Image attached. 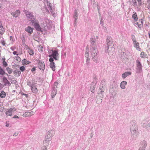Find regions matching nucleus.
I'll list each match as a JSON object with an SVG mask.
<instances>
[{
  "label": "nucleus",
  "mask_w": 150,
  "mask_h": 150,
  "mask_svg": "<svg viewBox=\"0 0 150 150\" xmlns=\"http://www.w3.org/2000/svg\"><path fill=\"white\" fill-rule=\"evenodd\" d=\"M131 37L133 42L136 41L135 39V36L134 35H131Z\"/></svg>",
  "instance_id": "obj_41"
},
{
  "label": "nucleus",
  "mask_w": 150,
  "mask_h": 150,
  "mask_svg": "<svg viewBox=\"0 0 150 150\" xmlns=\"http://www.w3.org/2000/svg\"><path fill=\"white\" fill-rule=\"evenodd\" d=\"M145 149L144 147H142L140 146L138 150H145Z\"/></svg>",
  "instance_id": "obj_50"
},
{
  "label": "nucleus",
  "mask_w": 150,
  "mask_h": 150,
  "mask_svg": "<svg viewBox=\"0 0 150 150\" xmlns=\"http://www.w3.org/2000/svg\"><path fill=\"white\" fill-rule=\"evenodd\" d=\"M6 126L7 127H9V124L8 123H7V121L6 122Z\"/></svg>",
  "instance_id": "obj_62"
},
{
  "label": "nucleus",
  "mask_w": 150,
  "mask_h": 150,
  "mask_svg": "<svg viewBox=\"0 0 150 150\" xmlns=\"http://www.w3.org/2000/svg\"><path fill=\"white\" fill-rule=\"evenodd\" d=\"M92 2V4H93V7L95 8L96 6H98L97 4L96 3L95 0H91Z\"/></svg>",
  "instance_id": "obj_30"
},
{
  "label": "nucleus",
  "mask_w": 150,
  "mask_h": 150,
  "mask_svg": "<svg viewBox=\"0 0 150 150\" xmlns=\"http://www.w3.org/2000/svg\"><path fill=\"white\" fill-rule=\"evenodd\" d=\"M18 134V133H15L13 135V136H17Z\"/></svg>",
  "instance_id": "obj_63"
},
{
  "label": "nucleus",
  "mask_w": 150,
  "mask_h": 150,
  "mask_svg": "<svg viewBox=\"0 0 150 150\" xmlns=\"http://www.w3.org/2000/svg\"><path fill=\"white\" fill-rule=\"evenodd\" d=\"M14 109L10 108L9 109L8 111H6V114L8 116H11L12 115L13 111H15V110H14Z\"/></svg>",
  "instance_id": "obj_14"
},
{
  "label": "nucleus",
  "mask_w": 150,
  "mask_h": 150,
  "mask_svg": "<svg viewBox=\"0 0 150 150\" xmlns=\"http://www.w3.org/2000/svg\"><path fill=\"white\" fill-rule=\"evenodd\" d=\"M126 53L124 52H122L120 54V57L121 59H125L127 58V57L126 56Z\"/></svg>",
  "instance_id": "obj_22"
},
{
  "label": "nucleus",
  "mask_w": 150,
  "mask_h": 150,
  "mask_svg": "<svg viewBox=\"0 0 150 150\" xmlns=\"http://www.w3.org/2000/svg\"><path fill=\"white\" fill-rule=\"evenodd\" d=\"M57 90L55 87L52 88V90L51 93V96L52 98H54L57 93Z\"/></svg>",
  "instance_id": "obj_13"
},
{
  "label": "nucleus",
  "mask_w": 150,
  "mask_h": 150,
  "mask_svg": "<svg viewBox=\"0 0 150 150\" xmlns=\"http://www.w3.org/2000/svg\"><path fill=\"white\" fill-rule=\"evenodd\" d=\"M23 64H29V62L27 61L26 59H24L22 61Z\"/></svg>",
  "instance_id": "obj_39"
},
{
  "label": "nucleus",
  "mask_w": 150,
  "mask_h": 150,
  "mask_svg": "<svg viewBox=\"0 0 150 150\" xmlns=\"http://www.w3.org/2000/svg\"><path fill=\"white\" fill-rule=\"evenodd\" d=\"M26 15L28 19L31 21L32 23L37 20L35 17L33 15V13L27 11L26 13Z\"/></svg>",
  "instance_id": "obj_5"
},
{
  "label": "nucleus",
  "mask_w": 150,
  "mask_h": 150,
  "mask_svg": "<svg viewBox=\"0 0 150 150\" xmlns=\"http://www.w3.org/2000/svg\"><path fill=\"white\" fill-rule=\"evenodd\" d=\"M59 54L58 50H53L50 51V52H49V57H52L53 58V59H54L56 60H58L59 57Z\"/></svg>",
  "instance_id": "obj_4"
},
{
  "label": "nucleus",
  "mask_w": 150,
  "mask_h": 150,
  "mask_svg": "<svg viewBox=\"0 0 150 150\" xmlns=\"http://www.w3.org/2000/svg\"><path fill=\"white\" fill-rule=\"evenodd\" d=\"M20 69L22 71H23L25 70V67L24 66H22L20 68Z\"/></svg>",
  "instance_id": "obj_45"
},
{
  "label": "nucleus",
  "mask_w": 150,
  "mask_h": 150,
  "mask_svg": "<svg viewBox=\"0 0 150 150\" xmlns=\"http://www.w3.org/2000/svg\"><path fill=\"white\" fill-rule=\"evenodd\" d=\"M129 127L132 137L133 138H136L139 134L137 125L136 121H131L130 122Z\"/></svg>",
  "instance_id": "obj_2"
},
{
  "label": "nucleus",
  "mask_w": 150,
  "mask_h": 150,
  "mask_svg": "<svg viewBox=\"0 0 150 150\" xmlns=\"http://www.w3.org/2000/svg\"><path fill=\"white\" fill-rule=\"evenodd\" d=\"M127 84V82L126 81H122L120 84V87L124 89L125 88V86Z\"/></svg>",
  "instance_id": "obj_21"
},
{
  "label": "nucleus",
  "mask_w": 150,
  "mask_h": 150,
  "mask_svg": "<svg viewBox=\"0 0 150 150\" xmlns=\"http://www.w3.org/2000/svg\"><path fill=\"white\" fill-rule=\"evenodd\" d=\"M139 23H141V24H142V25H143V20L141 19L140 21H139Z\"/></svg>",
  "instance_id": "obj_56"
},
{
  "label": "nucleus",
  "mask_w": 150,
  "mask_h": 150,
  "mask_svg": "<svg viewBox=\"0 0 150 150\" xmlns=\"http://www.w3.org/2000/svg\"><path fill=\"white\" fill-rule=\"evenodd\" d=\"M137 72L140 73L142 71V66L141 62L138 60L136 61Z\"/></svg>",
  "instance_id": "obj_7"
},
{
  "label": "nucleus",
  "mask_w": 150,
  "mask_h": 150,
  "mask_svg": "<svg viewBox=\"0 0 150 150\" xmlns=\"http://www.w3.org/2000/svg\"><path fill=\"white\" fill-rule=\"evenodd\" d=\"M29 113H30V116L33 115L34 113V112L33 111L29 112Z\"/></svg>",
  "instance_id": "obj_55"
},
{
  "label": "nucleus",
  "mask_w": 150,
  "mask_h": 150,
  "mask_svg": "<svg viewBox=\"0 0 150 150\" xmlns=\"http://www.w3.org/2000/svg\"><path fill=\"white\" fill-rule=\"evenodd\" d=\"M33 28H31L30 26H28L25 29V31L31 34L33 32Z\"/></svg>",
  "instance_id": "obj_15"
},
{
  "label": "nucleus",
  "mask_w": 150,
  "mask_h": 150,
  "mask_svg": "<svg viewBox=\"0 0 150 150\" xmlns=\"http://www.w3.org/2000/svg\"><path fill=\"white\" fill-rule=\"evenodd\" d=\"M85 56L87 58L89 57V51L88 50V48L87 47H86V53L85 54Z\"/></svg>",
  "instance_id": "obj_25"
},
{
  "label": "nucleus",
  "mask_w": 150,
  "mask_h": 150,
  "mask_svg": "<svg viewBox=\"0 0 150 150\" xmlns=\"http://www.w3.org/2000/svg\"><path fill=\"white\" fill-rule=\"evenodd\" d=\"M135 25L137 27V26L138 27L140 28V29H141V27L143 26V25H142V24H139L138 22H137L136 23H135Z\"/></svg>",
  "instance_id": "obj_37"
},
{
  "label": "nucleus",
  "mask_w": 150,
  "mask_h": 150,
  "mask_svg": "<svg viewBox=\"0 0 150 150\" xmlns=\"http://www.w3.org/2000/svg\"><path fill=\"white\" fill-rule=\"evenodd\" d=\"M38 50L39 51L42 52L43 50V47L41 45H39V46Z\"/></svg>",
  "instance_id": "obj_43"
},
{
  "label": "nucleus",
  "mask_w": 150,
  "mask_h": 150,
  "mask_svg": "<svg viewBox=\"0 0 150 150\" xmlns=\"http://www.w3.org/2000/svg\"><path fill=\"white\" fill-rule=\"evenodd\" d=\"M17 53V52L16 51H14L13 52V54H14V55H15Z\"/></svg>",
  "instance_id": "obj_64"
},
{
  "label": "nucleus",
  "mask_w": 150,
  "mask_h": 150,
  "mask_svg": "<svg viewBox=\"0 0 150 150\" xmlns=\"http://www.w3.org/2000/svg\"><path fill=\"white\" fill-rule=\"evenodd\" d=\"M13 118L16 119H18L19 118V117L17 115H15L13 117Z\"/></svg>",
  "instance_id": "obj_58"
},
{
  "label": "nucleus",
  "mask_w": 150,
  "mask_h": 150,
  "mask_svg": "<svg viewBox=\"0 0 150 150\" xmlns=\"http://www.w3.org/2000/svg\"><path fill=\"white\" fill-rule=\"evenodd\" d=\"M105 86L100 85V87L98 91V94L100 97H102L104 94V91L105 90Z\"/></svg>",
  "instance_id": "obj_8"
},
{
  "label": "nucleus",
  "mask_w": 150,
  "mask_h": 150,
  "mask_svg": "<svg viewBox=\"0 0 150 150\" xmlns=\"http://www.w3.org/2000/svg\"><path fill=\"white\" fill-rule=\"evenodd\" d=\"M134 46L137 50L140 51L141 48L139 47V44L138 42L136 41L133 42Z\"/></svg>",
  "instance_id": "obj_19"
},
{
  "label": "nucleus",
  "mask_w": 150,
  "mask_h": 150,
  "mask_svg": "<svg viewBox=\"0 0 150 150\" xmlns=\"http://www.w3.org/2000/svg\"><path fill=\"white\" fill-rule=\"evenodd\" d=\"M51 139H46L45 138V140L43 141V144L44 146L46 147L48 146L50 142H51Z\"/></svg>",
  "instance_id": "obj_17"
},
{
  "label": "nucleus",
  "mask_w": 150,
  "mask_h": 150,
  "mask_svg": "<svg viewBox=\"0 0 150 150\" xmlns=\"http://www.w3.org/2000/svg\"><path fill=\"white\" fill-rule=\"evenodd\" d=\"M140 146L146 149L147 145V142L145 140H143L140 142Z\"/></svg>",
  "instance_id": "obj_18"
},
{
  "label": "nucleus",
  "mask_w": 150,
  "mask_h": 150,
  "mask_svg": "<svg viewBox=\"0 0 150 150\" xmlns=\"http://www.w3.org/2000/svg\"><path fill=\"white\" fill-rule=\"evenodd\" d=\"M14 73L15 76H19L21 74V72L18 69H16L14 71Z\"/></svg>",
  "instance_id": "obj_23"
},
{
  "label": "nucleus",
  "mask_w": 150,
  "mask_h": 150,
  "mask_svg": "<svg viewBox=\"0 0 150 150\" xmlns=\"http://www.w3.org/2000/svg\"><path fill=\"white\" fill-rule=\"evenodd\" d=\"M6 70L9 74H11L12 71V70L9 67H7Z\"/></svg>",
  "instance_id": "obj_38"
},
{
  "label": "nucleus",
  "mask_w": 150,
  "mask_h": 150,
  "mask_svg": "<svg viewBox=\"0 0 150 150\" xmlns=\"http://www.w3.org/2000/svg\"><path fill=\"white\" fill-rule=\"evenodd\" d=\"M4 30L3 26H0V34H2L4 32Z\"/></svg>",
  "instance_id": "obj_36"
},
{
  "label": "nucleus",
  "mask_w": 150,
  "mask_h": 150,
  "mask_svg": "<svg viewBox=\"0 0 150 150\" xmlns=\"http://www.w3.org/2000/svg\"><path fill=\"white\" fill-rule=\"evenodd\" d=\"M78 13L76 10H75L74 14V18L75 19V22H76L77 19L78 18Z\"/></svg>",
  "instance_id": "obj_27"
},
{
  "label": "nucleus",
  "mask_w": 150,
  "mask_h": 150,
  "mask_svg": "<svg viewBox=\"0 0 150 150\" xmlns=\"http://www.w3.org/2000/svg\"><path fill=\"white\" fill-rule=\"evenodd\" d=\"M31 89L32 92L34 93H37L38 92V90L37 88L34 86H33L31 88Z\"/></svg>",
  "instance_id": "obj_24"
},
{
  "label": "nucleus",
  "mask_w": 150,
  "mask_h": 150,
  "mask_svg": "<svg viewBox=\"0 0 150 150\" xmlns=\"http://www.w3.org/2000/svg\"><path fill=\"white\" fill-rule=\"evenodd\" d=\"M5 83L7 84L8 85V86H10L11 85V83L9 82L8 80L7 81L5 82Z\"/></svg>",
  "instance_id": "obj_53"
},
{
  "label": "nucleus",
  "mask_w": 150,
  "mask_h": 150,
  "mask_svg": "<svg viewBox=\"0 0 150 150\" xmlns=\"http://www.w3.org/2000/svg\"><path fill=\"white\" fill-rule=\"evenodd\" d=\"M58 84V83L57 82H55L54 83V87H55V88H57V86Z\"/></svg>",
  "instance_id": "obj_51"
},
{
  "label": "nucleus",
  "mask_w": 150,
  "mask_h": 150,
  "mask_svg": "<svg viewBox=\"0 0 150 150\" xmlns=\"http://www.w3.org/2000/svg\"><path fill=\"white\" fill-rule=\"evenodd\" d=\"M33 25L34 26L35 28L38 31H42L41 30V28L39 24V22L38 21L36 20L32 23Z\"/></svg>",
  "instance_id": "obj_9"
},
{
  "label": "nucleus",
  "mask_w": 150,
  "mask_h": 150,
  "mask_svg": "<svg viewBox=\"0 0 150 150\" xmlns=\"http://www.w3.org/2000/svg\"><path fill=\"white\" fill-rule=\"evenodd\" d=\"M107 46L105 48V52L108 53L109 55H113L115 51V48L113 46V44L111 38L110 37L107 38L106 40Z\"/></svg>",
  "instance_id": "obj_1"
},
{
  "label": "nucleus",
  "mask_w": 150,
  "mask_h": 150,
  "mask_svg": "<svg viewBox=\"0 0 150 150\" xmlns=\"http://www.w3.org/2000/svg\"><path fill=\"white\" fill-rule=\"evenodd\" d=\"M38 67L41 70H44L45 69V64L44 62L39 61L38 62Z\"/></svg>",
  "instance_id": "obj_11"
},
{
  "label": "nucleus",
  "mask_w": 150,
  "mask_h": 150,
  "mask_svg": "<svg viewBox=\"0 0 150 150\" xmlns=\"http://www.w3.org/2000/svg\"><path fill=\"white\" fill-rule=\"evenodd\" d=\"M0 74L1 75H4V74H6L7 76H8V75L7 73H5L4 71L3 70V69L1 68V67L0 66Z\"/></svg>",
  "instance_id": "obj_28"
},
{
  "label": "nucleus",
  "mask_w": 150,
  "mask_h": 150,
  "mask_svg": "<svg viewBox=\"0 0 150 150\" xmlns=\"http://www.w3.org/2000/svg\"><path fill=\"white\" fill-rule=\"evenodd\" d=\"M27 84L29 86L32 87L33 86L32 84H31V82L30 81H28L27 82Z\"/></svg>",
  "instance_id": "obj_46"
},
{
  "label": "nucleus",
  "mask_w": 150,
  "mask_h": 150,
  "mask_svg": "<svg viewBox=\"0 0 150 150\" xmlns=\"http://www.w3.org/2000/svg\"><path fill=\"white\" fill-rule=\"evenodd\" d=\"M35 68L34 67H33L31 69V71L32 72H33L35 71Z\"/></svg>",
  "instance_id": "obj_60"
},
{
  "label": "nucleus",
  "mask_w": 150,
  "mask_h": 150,
  "mask_svg": "<svg viewBox=\"0 0 150 150\" xmlns=\"http://www.w3.org/2000/svg\"><path fill=\"white\" fill-rule=\"evenodd\" d=\"M3 80L4 81L5 83L6 81H8V80L6 79V78L5 77H4L3 78Z\"/></svg>",
  "instance_id": "obj_54"
},
{
  "label": "nucleus",
  "mask_w": 150,
  "mask_h": 150,
  "mask_svg": "<svg viewBox=\"0 0 150 150\" xmlns=\"http://www.w3.org/2000/svg\"><path fill=\"white\" fill-rule=\"evenodd\" d=\"M106 84V80L105 79H103L102 80L101 83L100 85V86H105V85Z\"/></svg>",
  "instance_id": "obj_32"
},
{
  "label": "nucleus",
  "mask_w": 150,
  "mask_h": 150,
  "mask_svg": "<svg viewBox=\"0 0 150 150\" xmlns=\"http://www.w3.org/2000/svg\"><path fill=\"white\" fill-rule=\"evenodd\" d=\"M147 55L145 54L144 52H142L140 54V57L142 58H145L146 57Z\"/></svg>",
  "instance_id": "obj_31"
},
{
  "label": "nucleus",
  "mask_w": 150,
  "mask_h": 150,
  "mask_svg": "<svg viewBox=\"0 0 150 150\" xmlns=\"http://www.w3.org/2000/svg\"><path fill=\"white\" fill-rule=\"evenodd\" d=\"M3 65L5 67H6L8 65V64H7V62H5V60H4V61H3Z\"/></svg>",
  "instance_id": "obj_49"
},
{
  "label": "nucleus",
  "mask_w": 150,
  "mask_h": 150,
  "mask_svg": "<svg viewBox=\"0 0 150 150\" xmlns=\"http://www.w3.org/2000/svg\"><path fill=\"white\" fill-rule=\"evenodd\" d=\"M131 73L129 71L125 72L122 75V77L124 78H125L128 76L130 75Z\"/></svg>",
  "instance_id": "obj_20"
},
{
  "label": "nucleus",
  "mask_w": 150,
  "mask_h": 150,
  "mask_svg": "<svg viewBox=\"0 0 150 150\" xmlns=\"http://www.w3.org/2000/svg\"><path fill=\"white\" fill-rule=\"evenodd\" d=\"M49 61L50 62V67L51 68H52V70L53 71H54L55 70V64L54 62V60L53 58H52V57H50L49 59Z\"/></svg>",
  "instance_id": "obj_10"
},
{
  "label": "nucleus",
  "mask_w": 150,
  "mask_h": 150,
  "mask_svg": "<svg viewBox=\"0 0 150 150\" xmlns=\"http://www.w3.org/2000/svg\"><path fill=\"white\" fill-rule=\"evenodd\" d=\"M22 95H24L25 96V97H26V98H27L28 97V94H25V93H23V94H22Z\"/></svg>",
  "instance_id": "obj_59"
},
{
  "label": "nucleus",
  "mask_w": 150,
  "mask_h": 150,
  "mask_svg": "<svg viewBox=\"0 0 150 150\" xmlns=\"http://www.w3.org/2000/svg\"><path fill=\"white\" fill-rule=\"evenodd\" d=\"M89 61H90L89 58H88L86 59V64L87 65L89 64Z\"/></svg>",
  "instance_id": "obj_48"
},
{
  "label": "nucleus",
  "mask_w": 150,
  "mask_h": 150,
  "mask_svg": "<svg viewBox=\"0 0 150 150\" xmlns=\"http://www.w3.org/2000/svg\"><path fill=\"white\" fill-rule=\"evenodd\" d=\"M50 2H49L48 1H47V7L46 8V9L47 11H48V10L47 9V8H49V9L50 10H52V7L50 5Z\"/></svg>",
  "instance_id": "obj_26"
},
{
  "label": "nucleus",
  "mask_w": 150,
  "mask_h": 150,
  "mask_svg": "<svg viewBox=\"0 0 150 150\" xmlns=\"http://www.w3.org/2000/svg\"><path fill=\"white\" fill-rule=\"evenodd\" d=\"M91 52L93 61L97 62L98 61V51L97 49V46L93 47H91Z\"/></svg>",
  "instance_id": "obj_3"
},
{
  "label": "nucleus",
  "mask_w": 150,
  "mask_h": 150,
  "mask_svg": "<svg viewBox=\"0 0 150 150\" xmlns=\"http://www.w3.org/2000/svg\"><path fill=\"white\" fill-rule=\"evenodd\" d=\"M94 82H92V84L91 86V89H92L93 90V88H94V86H95L94 85Z\"/></svg>",
  "instance_id": "obj_47"
},
{
  "label": "nucleus",
  "mask_w": 150,
  "mask_h": 150,
  "mask_svg": "<svg viewBox=\"0 0 150 150\" xmlns=\"http://www.w3.org/2000/svg\"><path fill=\"white\" fill-rule=\"evenodd\" d=\"M138 2V4L139 5H141L142 4V1L141 0H137Z\"/></svg>",
  "instance_id": "obj_57"
},
{
  "label": "nucleus",
  "mask_w": 150,
  "mask_h": 150,
  "mask_svg": "<svg viewBox=\"0 0 150 150\" xmlns=\"http://www.w3.org/2000/svg\"><path fill=\"white\" fill-rule=\"evenodd\" d=\"M96 40L95 38H91L90 39L91 47H93L97 46L96 45Z\"/></svg>",
  "instance_id": "obj_12"
},
{
  "label": "nucleus",
  "mask_w": 150,
  "mask_h": 150,
  "mask_svg": "<svg viewBox=\"0 0 150 150\" xmlns=\"http://www.w3.org/2000/svg\"><path fill=\"white\" fill-rule=\"evenodd\" d=\"M1 44L5 46V43L4 41H2Z\"/></svg>",
  "instance_id": "obj_61"
},
{
  "label": "nucleus",
  "mask_w": 150,
  "mask_h": 150,
  "mask_svg": "<svg viewBox=\"0 0 150 150\" xmlns=\"http://www.w3.org/2000/svg\"><path fill=\"white\" fill-rule=\"evenodd\" d=\"M16 60H17L18 61L20 62L21 61V59L19 57H16Z\"/></svg>",
  "instance_id": "obj_52"
},
{
  "label": "nucleus",
  "mask_w": 150,
  "mask_h": 150,
  "mask_svg": "<svg viewBox=\"0 0 150 150\" xmlns=\"http://www.w3.org/2000/svg\"><path fill=\"white\" fill-rule=\"evenodd\" d=\"M6 96V93L4 91H1L0 93V96L1 98H3Z\"/></svg>",
  "instance_id": "obj_29"
},
{
  "label": "nucleus",
  "mask_w": 150,
  "mask_h": 150,
  "mask_svg": "<svg viewBox=\"0 0 150 150\" xmlns=\"http://www.w3.org/2000/svg\"><path fill=\"white\" fill-rule=\"evenodd\" d=\"M28 52L30 55H33L34 54L33 51L32 50H29Z\"/></svg>",
  "instance_id": "obj_44"
},
{
  "label": "nucleus",
  "mask_w": 150,
  "mask_h": 150,
  "mask_svg": "<svg viewBox=\"0 0 150 150\" xmlns=\"http://www.w3.org/2000/svg\"><path fill=\"white\" fill-rule=\"evenodd\" d=\"M146 128L148 130H150V122L146 126Z\"/></svg>",
  "instance_id": "obj_42"
},
{
  "label": "nucleus",
  "mask_w": 150,
  "mask_h": 150,
  "mask_svg": "<svg viewBox=\"0 0 150 150\" xmlns=\"http://www.w3.org/2000/svg\"><path fill=\"white\" fill-rule=\"evenodd\" d=\"M23 116L25 117L30 116V113H29V112H25L23 114Z\"/></svg>",
  "instance_id": "obj_40"
},
{
  "label": "nucleus",
  "mask_w": 150,
  "mask_h": 150,
  "mask_svg": "<svg viewBox=\"0 0 150 150\" xmlns=\"http://www.w3.org/2000/svg\"><path fill=\"white\" fill-rule=\"evenodd\" d=\"M55 133V131L53 129L49 130L47 134V135L45 137L46 139H51L52 137Z\"/></svg>",
  "instance_id": "obj_6"
},
{
  "label": "nucleus",
  "mask_w": 150,
  "mask_h": 150,
  "mask_svg": "<svg viewBox=\"0 0 150 150\" xmlns=\"http://www.w3.org/2000/svg\"><path fill=\"white\" fill-rule=\"evenodd\" d=\"M132 18L134 19L135 21H137L138 18L136 13H135L133 14L132 16Z\"/></svg>",
  "instance_id": "obj_34"
},
{
  "label": "nucleus",
  "mask_w": 150,
  "mask_h": 150,
  "mask_svg": "<svg viewBox=\"0 0 150 150\" xmlns=\"http://www.w3.org/2000/svg\"><path fill=\"white\" fill-rule=\"evenodd\" d=\"M96 103L98 104H100L102 102V99L100 98H99L97 99V100L96 101Z\"/></svg>",
  "instance_id": "obj_33"
},
{
  "label": "nucleus",
  "mask_w": 150,
  "mask_h": 150,
  "mask_svg": "<svg viewBox=\"0 0 150 150\" xmlns=\"http://www.w3.org/2000/svg\"><path fill=\"white\" fill-rule=\"evenodd\" d=\"M129 2L131 3V1L133 3V5L134 6H135L137 5V2L136 0H129Z\"/></svg>",
  "instance_id": "obj_35"
},
{
  "label": "nucleus",
  "mask_w": 150,
  "mask_h": 150,
  "mask_svg": "<svg viewBox=\"0 0 150 150\" xmlns=\"http://www.w3.org/2000/svg\"><path fill=\"white\" fill-rule=\"evenodd\" d=\"M20 11L19 10H17L15 12H12L11 14L14 17H17L20 14Z\"/></svg>",
  "instance_id": "obj_16"
}]
</instances>
